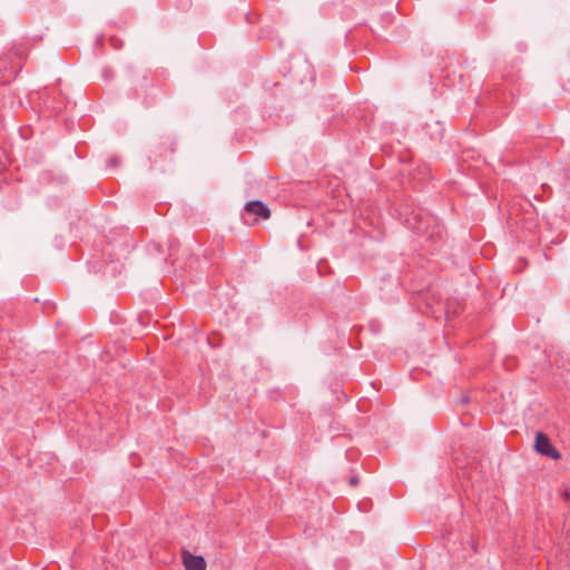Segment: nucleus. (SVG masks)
<instances>
[{
	"label": "nucleus",
	"instance_id": "obj_4",
	"mask_svg": "<svg viewBox=\"0 0 570 570\" xmlns=\"http://www.w3.org/2000/svg\"><path fill=\"white\" fill-rule=\"evenodd\" d=\"M534 449L550 459L559 460L561 458V453L552 445L549 436L542 432L535 436Z\"/></svg>",
	"mask_w": 570,
	"mask_h": 570
},
{
	"label": "nucleus",
	"instance_id": "obj_9",
	"mask_svg": "<svg viewBox=\"0 0 570 570\" xmlns=\"http://www.w3.org/2000/svg\"><path fill=\"white\" fill-rule=\"evenodd\" d=\"M357 483H358V478H357V476H352V478L350 479V484H351V485H353V487H354V485H356Z\"/></svg>",
	"mask_w": 570,
	"mask_h": 570
},
{
	"label": "nucleus",
	"instance_id": "obj_1",
	"mask_svg": "<svg viewBox=\"0 0 570 570\" xmlns=\"http://www.w3.org/2000/svg\"><path fill=\"white\" fill-rule=\"evenodd\" d=\"M177 157V142L174 137L164 136L151 144L148 151L149 166L154 170L166 171Z\"/></svg>",
	"mask_w": 570,
	"mask_h": 570
},
{
	"label": "nucleus",
	"instance_id": "obj_6",
	"mask_svg": "<svg viewBox=\"0 0 570 570\" xmlns=\"http://www.w3.org/2000/svg\"><path fill=\"white\" fill-rule=\"evenodd\" d=\"M245 213L256 215L262 219H268L271 217V209L261 200L248 202L245 205Z\"/></svg>",
	"mask_w": 570,
	"mask_h": 570
},
{
	"label": "nucleus",
	"instance_id": "obj_3",
	"mask_svg": "<svg viewBox=\"0 0 570 570\" xmlns=\"http://www.w3.org/2000/svg\"><path fill=\"white\" fill-rule=\"evenodd\" d=\"M20 61L14 60L12 53H4L0 57V80L10 82L21 70Z\"/></svg>",
	"mask_w": 570,
	"mask_h": 570
},
{
	"label": "nucleus",
	"instance_id": "obj_8",
	"mask_svg": "<svg viewBox=\"0 0 570 570\" xmlns=\"http://www.w3.org/2000/svg\"><path fill=\"white\" fill-rule=\"evenodd\" d=\"M150 87V83L147 81V77H144L142 81L139 83L138 88L135 89V97L136 98H144V104H149L150 101H147V90Z\"/></svg>",
	"mask_w": 570,
	"mask_h": 570
},
{
	"label": "nucleus",
	"instance_id": "obj_7",
	"mask_svg": "<svg viewBox=\"0 0 570 570\" xmlns=\"http://www.w3.org/2000/svg\"><path fill=\"white\" fill-rule=\"evenodd\" d=\"M8 53H12L14 60L20 61V66H23L24 60L29 53V47L27 43H14L8 51Z\"/></svg>",
	"mask_w": 570,
	"mask_h": 570
},
{
	"label": "nucleus",
	"instance_id": "obj_11",
	"mask_svg": "<svg viewBox=\"0 0 570 570\" xmlns=\"http://www.w3.org/2000/svg\"><path fill=\"white\" fill-rule=\"evenodd\" d=\"M154 248H155L156 250H160L161 246H160L159 244H156V245H154Z\"/></svg>",
	"mask_w": 570,
	"mask_h": 570
},
{
	"label": "nucleus",
	"instance_id": "obj_10",
	"mask_svg": "<svg viewBox=\"0 0 570 570\" xmlns=\"http://www.w3.org/2000/svg\"><path fill=\"white\" fill-rule=\"evenodd\" d=\"M566 91H570V78L568 79V87H563Z\"/></svg>",
	"mask_w": 570,
	"mask_h": 570
},
{
	"label": "nucleus",
	"instance_id": "obj_2",
	"mask_svg": "<svg viewBox=\"0 0 570 570\" xmlns=\"http://www.w3.org/2000/svg\"><path fill=\"white\" fill-rule=\"evenodd\" d=\"M405 224L409 228L414 230L419 235L428 234L429 237L433 236V230L430 232V228H436V222L434 217L424 214V213H415L412 212L410 215L405 217Z\"/></svg>",
	"mask_w": 570,
	"mask_h": 570
},
{
	"label": "nucleus",
	"instance_id": "obj_12",
	"mask_svg": "<svg viewBox=\"0 0 570 570\" xmlns=\"http://www.w3.org/2000/svg\"><path fill=\"white\" fill-rule=\"evenodd\" d=\"M247 224H250V225H254L256 222H257V218H254L252 223H248L247 220H245Z\"/></svg>",
	"mask_w": 570,
	"mask_h": 570
},
{
	"label": "nucleus",
	"instance_id": "obj_5",
	"mask_svg": "<svg viewBox=\"0 0 570 570\" xmlns=\"http://www.w3.org/2000/svg\"><path fill=\"white\" fill-rule=\"evenodd\" d=\"M185 570H206L207 563L202 556H193L189 551H181Z\"/></svg>",
	"mask_w": 570,
	"mask_h": 570
}]
</instances>
